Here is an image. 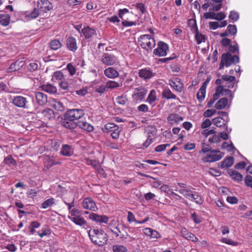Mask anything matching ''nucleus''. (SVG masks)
<instances>
[{"instance_id": "3c124183", "label": "nucleus", "mask_w": 252, "mask_h": 252, "mask_svg": "<svg viewBox=\"0 0 252 252\" xmlns=\"http://www.w3.org/2000/svg\"><path fill=\"white\" fill-rule=\"evenodd\" d=\"M205 94L206 91L199 89L196 94L197 99L199 101H202L205 98Z\"/></svg>"}, {"instance_id": "bb28decb", "label": "nucleus", "mask_w": 252, "mask_h": 252, "mask_svg": "<svg viewBox=\"0 0 252 252\" xmlns=\"http://www.w3.org/2000/svg\"><path fill=\"white\" fill-rule=\"evenodd\" d=\"M77 126L88 132H92L94 129V126L91 124L83 120L78 121L77 122Z\"/></svg>"}, {"instance_id": "774afa93", "label": "nucleus", "mask_w": 252, "mask_h": 252, "mask_svg": "<svg viewBox=\"0 0 252 252\" xmlns=\"http://www.w3.org/2000/svg\"><path fill=\"white\" fill-rule=\"evenodd\" d=\"M191 218L195 223H199L202 220V218L197 215L195 212L191 214Z\"/></svg>"}, {"instance_id": "7c9ffc66", "label": "nucleus", "mask_w": 252, "mask_h": 252, "mask_svg": "<svg viewBox=\"0 0 252 252\" xmlns=\"http://www.w3.org/2000/svg\"><path fill=\"white\" fill-rule=\"evenodd\" d=\"M10 22V15L8 14H0V24L3 26H8Z\"/></svg>"}, {"instance_id": "a19ab883", "label": "nucleus", "mask_w": 252, "mask_h": 252, "mask_svg": "<svg viewBox=\"0 0 252 252\" xmlns=\"http://www.w3.org/2000/svg\"><path fill=\"white\" fill-rule=\"evenodd\" d=\"M62 43L58 39H54L50 41V47L51 49L57 50L62 47Z\"/></svg>"}, {"instance_id": "4be33fe9", "label": "nucleus", "mask_w": 252, "mask_h": 252, "mask_svg": "<svg viewBox=\"0 0 252 252\" xmlns=\"http://www.w3.org/2000/svg\"><path fill=\"white\" fill-rule=\"evenodd\" d=\"M34 95L36 102L39 105H44L47 102V96L43 93L35 92Z\"/></svg>"}, {"instance_id": "bf43d9fd", "label": "nucleus", "mask_w": 252, "mask_h": 252, "mask_svg": "<svg viewBox=\"0 0 252 252\" xmlns=\"http://www.w3.org/2000/svg\"><path fill=\"white\" fill-rule=\"evenodd\" d=\"M116 101L118 104L125 105L127 101V98L126 95H122L117 97Z\"/></svg>"}, {"instance_id": "9b49d317", "label": "nucleus", "mask_w": 252, "mask_h": 252, "mask_svg": "<svg viewBox=\"0 0 252 252\" xmlns=\"http://www.w3.org/2000/svg\"><path fill=\"white\" fill-rule=\"evenodd\" d=\"M82 205L84 209L95 212L98 208L94 201L91 197H86L82 201Z\"/></svg>"}, {"instance_id": "dca6fc26", "label": "nucleus", "mask_w": 252, "mask_h": 252, "mask_svg": "<svg viewBox=\"0 0 252 252\" xmlns=\"http://www.w3.org/2000/svg\"><path fill=\"white\" fill-rule=\"evenodd\" d=\"M38 8L43 12H46L53 8V5L48 0H38L37 2Z\"/></svg>"}, {"instance_id": "412c9836", "label": "nucleus", "mask_w": 252, "mask_h": 252, "mask_svg": "<svg viewBox=\"0 0 252 252\" xmlns=\"http://www.w3.org/2000/svg\"><path fill=\"white\" fill-rule=\"evenodd\" d=\"M168 122L172 126L177 125L183 121V118L176 113L169 114L167 118Z\"/></svg>"}, {"instance_id": "393cba45", "label": "nucleus", "mask_w": 252, "mask_h": 252, "mask_svg": "<svg viewBox=\"0 0 252 252\" xmlns=\"http://www.w3.org/2000/svg\"><path fill=\"white\" fill-rule=\"evenodd\" d=\"M104 75L110 79H115L119 76V73L117 70L113 67H110L104 70Z\"/></svg>"}, {"instance_id": "f704fd0d", "label": "nucleus", "mask_w": 252, "mask_h": 252, "mask_svg": "<svg viewBox=\"0 0 252 252\" xmlns=\"http://www.w3.org/2000/svg\"><path fill=\"white\" fill-rule=\"evenodd\" d=\"M234 163V158L232 157H228L225 158L221 162V168H227L231 167Z\"/></svg>"}, {"instance_id": "13d9d810", "label": "nucleus", "mask_w": 252, "mask_h": 252, "mask_svg": "<svg viewBox=\"0 0 252 252\" xmlns=\"http://www.w3.org/2000/svg\"><path fill=\"white\" fill-rule=\"evenodd\" d=\"M188 240L192 241L193 242H196L198 241V239L191 232H188L187 236L184 237Z\"/></svg>"}, {"instance_id": "2eb2a0df", "label": "nucleus", "mask_w": 252, "mask_h": 252, "mask_svg": "<svg viewBox=\"0 0 252 252\" xmlns=\"http://www.w3.org/2000/svg\"><path fill=\"white\" fill-rule=\"evenodd\" d=\"M169 85L176 91L181 93L184 88V84L179 78L175 77L169 80Z\"/></svg>"}, {"instance_id": "49530a36", "label": "nucleus", "mask_w": 252, "mask_h": 252, "mask_svg": "<svg viewBox=\"0 0 252 252\" xmlns=\"http://www.w3.org/2000/svg\"><path fill=\"white\" fill-rule=\"evenodd\" d=\"M223 91V86L220 85L216 87V92L213 94L212 98L216 101L220 97V94H221Z\"/></svg>"}, {"instance_id": "c03bdc74", "label": "nucleus", "mask_w": 252, "mask_h": 252, "mask_svg": "<svg viewBox=\"0 0 252 252\" xmlns=\"http://www.w3.org/2000/svg\"><path fill=\"white\" fill-rule=\"evenodd\" d=\"M195 38L198 44H200L202 42L205 41V35L199 33L198 29H196L195 30Z\"/></svg>"}, {"instance_id": "1a4fd4ad", "label": "nucleus", "mask_w": 252, "mask_h": 252, "mask_svg": "<svg viewBox=\"0 0 252 252\" xmlns=\"http://www.w3.org/2000/svg\"><path fill=\"white\" fill-rule=\"evenodd\" d=\"M147 93V90L143 87L135 88L132 97L135 101H142Z\"/></svg>"}, {"instance_id": "ea45409f", "label": "nucleus", "mask_w": 252, "mask_h": 252, "mask_svg": "<svg viewBox=\"0 0 252 252\" xmlns=\"http://www.w3.org/2000/svg\"><path fill=\"white\" fill-rule=\"evenodd\" d=\"M61 153L62 155L65 156H69L71 155V147L67 144L63 145Z\"/></svg>"}, {"instance_id": "5701e85b", "label": "nucleus", "mask_w": 252, "mask_h": 252, "mask_svg": "<svg viewBox=\"0 0 252 252\" xmlns=\"http://www.w3.org/2000/svg\"><path fill=\"white\" fill-rule=\"evenodd\" d=\"M66 45L67 48L71 51L75 52L78 49L76 40L73 36H69L66 39Z\"/></svg>"}, {"instance_id": "f03ea898", "label": "nucleus", "mask_w": 252, "mask_h": 252, "mask_svg": "<svg viewBox=\"0 0 252 252\" xmlns=\"http://www.w3.org/2000/svg\"><path fill=\"white\" fill-rule=\"evenodd\" d=\"M141 47L148 52L151 51L156 46L154 38L150 34H143L140 36L138 40Z\"/></svg>"}, {"instance_id": "c9c22d12", "label": "nucleus", "mask_w": 252, "mask_h": 252, "mask_svg": "<svg viewBox=\"0 0 252 252\" xmlns=\"http://www.w3.org/2000/svg\"><path fill=\"white\" fill-rule=\"evenodd\" d=\"M3 163L9 166H16L17 162L16 160L13 158L11 155H8L4 159Z\"/></svg>"}, {"instance_id": "de8ad7c7", "label": "nucleus", "mask_w": 252, "mask_h": 252, "mask_svg": "<svg viewBox=\"0 0 252 252\" xmlns=\"http://www.w3.org/2000/svg\"><path fill=\"white\" fill-rule=\"evenodd\" d=\"M39 9L38 8H34L31 12L27 14L26 16L29 18L35 19L37 18L39 14Z\"/></svg>"}, {"instance_id": "37998d69", "label": "nucleus", "mask_w": 252, "mask_h": 252, "mask_svg": "<svg viewBox=\"0 0 252 252\" xmlns=\"http://www.w3.org/2000/svg\"><path fill=\"white\" fill-rule=\"evenodd\" d=\"M176 191H178L180 193L183 194L186 198L188 199H190L191 194H193V192L190 190L187 189H182L179 190L175 189Z\"/></svg>"}, {"instance_id": "6e6d98bb", "label": "nucleus", "mask_w": 252, "mask_h": 252, "mask_svg": "<svg viewBox=\"0 0 252 252\" xmlns=\"http://www.w3.org/2000/svg\"><path fill=\"white\" fill-rule=\"evenodd\" d=\"M227 30L231 35H234L237 33V28L235 25L229 24L227 28Z\"/></svg>"}, {"instance_id": "473e14b6", "label": "nucleus", "mask_w": 252, "mask_h": 252, "mask_svg": "<svg viewBox=\"0 0 252 252\" xmlns=\"http://www.w3.org/2000/svg\"><path fill=\"white\" fill-rule=\"evenodd\" d=\"M228 174L234 180L238 182L243 179L242 175L236 170L230 169L228 171Z\"/></svg>"}, {"instance_id": "052dcab7", "label": "nucleus", "mask_w": 252, "mask_h": 252, "mask_svg": "<svg viewBox=\"0 0 252 252\" xmlns=\"http://www.w3.org/2000/svg\"><path fill=\"white\" fill-rule=\"evenodd\" d=\"M153 141L154 140L151 135L149 134L146 140L142 144L143 148H148L153 142Z\"/></svg>"}, {"instance_id": "69168bd1", "label": "nucleus", "mask_w": 252, "mask_h": 252, "mask_svg": "<svg viewBox=\"0 0 252 252\" xmlns=\"http://www.w3.org/2000/svg\"><path fill=\"white\" fill-rule=\"evenodd\" d=\"M212 151L211 150V147L210 145L206 144L205 143H202L201 151L199 152L201 153V152L203 153H206L208 152H211Z\"/></svg>"}, {"instance_id": "aec40b11", "label": "nucleus", "mask_w": 252, "mask_h": 252, "mask_svg": "<svg viewBox=\"0 0 252 252\" xmlns=\"http://www.w3.org/2000/svg\"><path fill=\"white\" fill-rule=\"evenodd\" d=\"M89 219L93 221L100 223H107L109 218L105 215H98L95 213H91L89 216Z\"/></svg>"}, {"instance_id": "c756f323", "label": "nucleus", "mask_w": 252, "mask_h": 252, "mask_svg": "<svg viewBox=\"0 0 252 252\" xmlns=\"http://www.w3.org/2000/svg\"><path fill=\"white\" fill-rule=\"evenodd\" d=\"M162 95L163 97L167 99H177V96L174 94L168 88H165L163 90L162 93Z\"/></svg>"}, {"instance_id": "58836bf2", "label": "nucleus", "mask_w": 252, "mask_h": 252, "mask_svg": "<svg viewBox=\"0 0 252 252\" xmlns=\"http://www.w3.org/2000/svg\"><path fill=\"white\" fill-rule=\"evenodd\" d=\"M156 92L155 90H152L148 95V98L146 100V102H148L151 105H152L154 104V103L156 101Z\"/></svg>"}, {"instance_id": "e2e57ef3", "label": "nucleus", "mask_w": 252, "mask_h": 252, "mask_svg": "<svg viewBox=\"0 0 252 252\" xmlns=\"http://www.w3.org/2000/svg\"><path fill=\"white\" fill-rule=\"evenodd\" d=\"M170 146L169 144H161L157 146L155 149V150L157 152H161L162 151H164L166 150L167 147H168Z\"/></svg>"}, {"instance_id": "a211bd4d", "label": "nucleus", "mask_w": 252, "mask_h": 252, "mask_svg": "<svg viewBox=\"0 0 252 252\" xmlns=\"http://www.w3.org/2000/svg\"><path fill=\"white\" fill-rule=\"evenodd\" d=\"M138 75L141 78L147 80L152 78L154 73L150 68L146 67L139 70Z\"/></svg>"}, {"instance_id": "4c0bfd02", "label": "nucleus", "mask_w": 252, "mask_h": 252, "mask_svg": "<svg viewBox=\"0 0 252 252\" xmlns=\"http://www.w3.org/2000/svg\"><path fill=\"white\" fill-rule=\"evenodd\" d=\"M190 200L195 202L198 204H202L203 203V199L197 192H193L192 194Z\"/></svg>"}, {"instance_id": "0eeeda50", "label": "nucleus", "mask_w": 252, "mask_h": 252, "mask_svg": "<svg viewBox=\"0 0 252 252\" xmlns=\"http://www.w3.org/2000/svg\"><path fill=\"white\" fill-rule=\"evenodd\" d=\"M11 102L15 106L21 108H28V101L26 97L21 95L14 96Z\"/></svg>"}, {"instance_id": "f3484780", "label": "nucleus", "mask_w": 252, "mask_h": 252, "mask_svg": "<svg viewBox=\"0 0 252 252\" xmlns=\"http://www.w3.org/2000/svg\"><path fill=\"white\" fill-rule=\"evenodd\" d=\"M129 12V11L127 8L120 9L119 10L118 15L119 17L123 20L122 24L124 27H130L135 26L137 24L136 22L128 21L127 20H124V15L127 14Z\"/></svg>"}, {"instance_id": "e433bc0d", "label": "nucleus", "mask_w": 252, "mask_h": 252, "mask_svg": "<svg viewBox=\"0 0 252 252\" xmlns=\"http://www.w3.org/2000/svg\"><path fill=\"white\" fill-rule=\"evenodd\" d=\"M55 204V199L51 197L45 200L41 205V208L42 209H47L53 206Z\"/></svg>"}, {"instance_id": "f8f14e48", "label": "nucleus", "mask_w": 252, "mask_h": 252, "mask_svg": "<svg viewBox=\"0 0 252 252\" xmlns=\"http://www.w3.org/2000/svg\"><path fill=\"white\" fill-rule=\"evenodd\" d=\"M81 33L84 36L85 39L89 41L93 40L97 35L96 30L88 26L84 27L81 30Z\"/></svg>"}, {"instance_id": "0e129e2a", "label": "nucleus", "mask_w": 252, "mask_h": 252, "mask_svg": "<svg viewBox=\"0 0 252 252\" xmlns=\"http://www.w3.org/2000/svg\"><path fill=\"white\" fill-rule=\"evenodd\" d=\"M226 17V14L222 12H220L217 13H215L214 19L221 21Z\"/></svg>"}, {"instance_id": "b1692460", "label": "nucleus", "mask_w": 252, "mask_h": 252, "mask_svg": "<svg viewBox=\"0 0 252 252\" xmlns=\"http://www.w3.org/2000/svg\"><path fill=\"white\" fill-rule=\"evenodd\" d=\"M222 78L224 82H226L225 86L229 88H233L234 86L236 78L233 76L228 75H222Z\"/></svg>"}, {"instance_id": "72a5a7b5", "label": "nucleus", "mask_w": 252, "mask_h": 252, "mask_svg": "<svg viewBox=\"0 0 252 252\" xmlns=\"http://www.w3.org/2000/svg\"><path fill=\"white\" fill-rule=\"evenodd\" d=\"M42 114L45 120H50L55 118L54 111L51 109H46L44 110Z\"/></svg>"}, {"instance_id": "a878e982", "label": "nucleus", "mask_w": 252, "mask_h": 252, "mask_svg": "<svg viewBox=\"0 0 252 252\" xmlns=\"http://www.w3.org/2000/svg\"><path fill=\"white\" fill-rule=\"evenodd\" d=\"M86 163L88 165L92 166L95 170L98 172L103 171V168H101V165L97 160L87 158L86 159Z\"/></svg>"}, {"instance_id": "4d7b16f0", "label": "nucleus", "mask_w": 252, "mask_h": 252, "mask_svg": "<svg viewBox=\"0 0 252 252\" xmlns=\"http://www.w3.org/2000/svg\"><path fill=\"white\" fill-rule=\"evenodd\" d=\"M63 78V75L61 71H58L54 72V75L53 76L52 80H62Z\"/></svg>"}, {"instance_id": "a18cd8bd", "label": "nucleus", "mask_w": 252, "mask_h": 252, "mask_svg": "<svg viewBox=\"0 0 252 252\" xmlns=\"http://www.w3.org/2000/svg\"><path fill=\"white\" fill-rule=\"evenodd\" d=\"M111 231L116 235V237L120 236L121 238H126L127 237H130L127 233H126V235H120L121 231L118 226L114 227L113 229L111 228Z\"/></svg>"}, {"instance_id": "338daca9", "label": "nucleus", "mask_w": 252, "mask_h": 252, "mask_svg": "<svg viewBox=\"0 0 252 252\" xmlns=\"http://www.w3.org/2000/svg\"><path fill=\"white\" fill-rule=\"evenodd\" d=\"M217 111L215 109H207L203 113V116L205 118L211 117L213 116Z\"/></svg>"}, {"instance_id": "5fc2aeb1", "label": "nucleus", "mask_w": 252, "mask_h": 252, "mask_svg": "<svg viewBox=\"0 0 252 252\" xmlns=\"http://www.w3.org/2000/svg\"><path fill=\"white\" fill-rule=\"evenodd\" d=\"M229 18L232 22H236L239 19V14L234 11H231L229 15Z\"/></svg>"}, {"instance_id": "9d476101", "label": "nucleus", "mask_w": 252, "mask_h": 252, "mask_svg": "<svg viewBox=\"0 0 252 252\" xmlns=\"http://www.w3.org/2000/svg\"><path fill=\"white\" fill-rule=\"evenodd\" d=\"M101 62L104 65L112 66L116 64L117 62V59L113 54L105 53H103L102 55Z\"/></svg>"}, {"instance_id": "680f3d73", "label": "nucleus", "mask_w": 252, "mask_h": 252, "mask_svg": "<svg viewBox=\"0 0 252 252\" xmlns=\"http://www.w3.org/2000/svg\"><path fill=\"white\" fill-rule=\"evenodd\" d=\"M135 7L137 9L140 10L142 14H144L147 12L145 5L143 3H137Z\"/></svg>"}, {"instance_id": "39448f33", "label": "nucleus", "mask_w": 252, "mask_h": 252, "mask_svg": "<svg viewBox=\"0 0 252 252\" xmlns=\"http://www.w3.org/2000/svg\"><path fill=\"white\" fill-rule=\"evenodd\" d=\"M223 156V153L219 150H213L210 152L209 154L203 157L202 160L205 163L213 162L220 160Z\"/></svg>"}, {"instance_id": "423d86ee", "label": "nucleus", "mask_w": 252, "mask_h": 252, "mask_svg": "<svg viewBox=\"0 0 252 252\" xmlns=\"http://www.w3.org/2000/svg\"><path fill=\"white\" fill-rule=\"evenodd\" d=\"M221 59L225 63V67H227L235 63L239 62V58L237 55L232 56L230 52L223 53L221 56Z\"/></svg>"}, {"instance_id": "864d4df0", "label": "nucleus", "mask_w": 252, "mask_h": 252, "mask_svg": "<svg viewBox=\"0 0 252 252\" xmlns=\"http://www.w3.org/2000/svg\"><path fill=\"white\" fill-rule=\"evenodd\" d=\"M215 10L212 9V8H209V12H205L204 14L203 17L206 19H214V17L215 15Z\"/></svg>"}, {"instance_id": "4468645a", "label": "nucleus", "mask_w": 252, "mask_h": 252, "mask_svg": "<svg viewBox=\"0 0 252 252\" xmlns=\"http://www.w3.org/2000/svg\"><path fill=\"white\" fill-rule=\"evenodd\" d=\"M64 118L62 122V125L66 128L74 129L77 126V122L70 118L69 116L64 114Z\"/></svg>"}, {"instance_id": "603ef678", "label": "nucleus", "mask_w": 252, "mask_h": 252, "mask_svg": "<svg viewBox=\"0 0 252 252\" xmlns=\"http://www.w3.org/2000/svg\"><path fill=\"white\" fill-rule=\"evenodd\" d=\"M59 87L60 89L65 91H68L70 87L68 82L65 80L62 81L59 83Z\"/></svg>"}, {"instance_id": "20e7f679", "label": "nucleus", "mask_w": 252, "mask_h": 252, "mask_svg": "<svg viewBox=\"0 0 252 252\" xmlns=\"http://www.w3.org/2000/svg\"><path fill=\"white\" fill-rule=\"evenodd\" d=\"M103 130L104 132L109 133L113 139H117L121 131V128L114 123L106 124Z\"/></svg>"}, {"instance_id": "79ce46f5", "label": "nucleus", "mask_w": 252, "mask_h": 252, "mask_svg": "<svg viewBox=\"0 0 252 252\" xmlns=\"http://www.w3.org/2000/svg\"><path fill=\"white\" fill-rule=\"evenodd\" d=\"M212 122L217 127H221L225 125V120L221 117L214 118Z\"/></svg>"}, {"instance_id": "8fccbe9b", "label": "nucleus", "mask_w": 252, "mask_h": 252, "mask_svg": "<svg viewBox=\"0 0 252 252\" xmlns=\"http://www.w3.org/2000/svg\"><path fill=\"white\" fill-rule=\"evenodd\" d=\"M113 251L114 252H126L127 249L124 246L116 245L113 246Z\"/></svg>"}, {"instance_id": "09e8293b", "label": "nucleus", "mask_w": 252, "mask_h": 252, "mask_svg": "<svg viewBox=\"0 0 252 252\" xmlns=\"http://www.w3.org/2000/svg\"><path fill=\"white\" fill-rule=\"evenodd\" d=\"M107 89H114L120 87L119 84L114 81L109 80L106 83Z\"/></svg>"}, {"instance_id": "cd10ccee", "label": "nucleus", "mask_w": 252, "mask_h": 252, "mask_svg": "<svg viewBox=\"0 0 252 252\" xmlns=\"http://www.w3.org/2000/svg\"><path fill=\"white\" fill-rule=\"evenodd\" d=\"M39 89L49 94H55L57 91L56 87L49 83L40 86Z\"/></svg>"}, {"instance_id": "ddd939ff", "label": "nucleus", "mask_w": 252, "mask_h": 252, "mask_svg": "<svg viewBox=\"0 0 252 252\" xmlns=\"http://www.w3.org/2000/svg\"><path fill=\"white\" fill-rule=\"evenodd\" d=\"M65 114L75 121L83 117L85 113L83 109H72L67 110Z\"/></svg>"}, {"instance_id": "7ed1b4c3", "label": "nucleus", "mask_w": 252, "mask_h": 252, "mask_svg": "<svg viewBox=\"0 0 252 252\" xmlns=\"http://www.w3.org/2000/svg\"><path fill=\"white\" fill-rule=\"evenodd\" d=\"M68 219L75 224L82 226L87 223L86 220L80 215V211L76 209L73 208L68 216Z\"/></svg>"}, {"instance_id": "2f4dec72", "label": "nucleus", "mask_w": 252, "mask_h": 252, "mask_svg": "<svg viewBox=\"0 0 252 252\" xmlns=\"http://www.w3.org/2000/svg\"><path fill=\"white\" fill-rule=\"evenodd\" d=\"M228 101V99L226 97L221 98L216 103L215 107L218 110L223 109L227 105Z\"/></svg>"}, {"instance_id": "6e6552de", "label": "nucleus", "mask_w": 252, "mask_h": 252, "mask_svg": "<svg viewBox=\"0 0 252 252\" xmlns=\"http://www.w3.org/2000/svg\"><path fill=\"white\" fill-rule=\"evenodd\" d=\"M169 49L167 44L160 41L158 43V47L154 50L153 53L158 57L165 56L167 55V51Z\"/></svg>"}, {"instance_id": "f257e3e1", "label": "nucleus", "mask_w": 252, "mask_h": 252, "mask_svg": "<svg viewBox=\"0 0 252 252\" xmlns=\"http://www.w3.org/2000/svg\"><path fill=\"white\" fill-rule=\"evenodd\" d=\"M89 236L93 243L98 246H104L108 240L107 235L102 230L97 229L90 230Z\"/></svg>"}, {"instance_id": "c85d7f7f", "label": "nucleus", "mask_w": 252, "mask_h": 252, "mask_svg": "<svg viewBox=\"0 0 252 252\" xmlns=\"http://www.w3.org/2000/svg\"><path fill=\"white\" fill-rule=\"evenodd\" d=\"M51 106L55 110L58 111H63L64 110V107L63 103L59 100L53 99L51 101Z\"/></svg>"}, {"instance_id": "6ab92c4d", "label": "nucleus", "mask_w": 252, "mask_h": 252, "mask_svg": "<svg viewBox=\"0 0 252 252\" xmlns=\"http://www.w3.org/2000/svg\"><path fill=\"white\" fill-rule=\"evenodd\" d=\"M25 64L23 60H18L14 63H11L10 66L7 69L6 72L10 73L19 70Z\"/></svg>"}]
</instances>
